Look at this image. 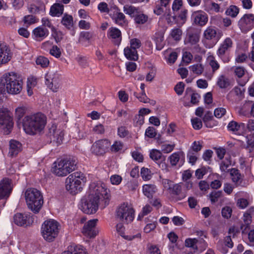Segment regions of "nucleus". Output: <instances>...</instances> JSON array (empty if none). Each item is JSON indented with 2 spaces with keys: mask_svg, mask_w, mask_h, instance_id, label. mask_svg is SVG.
Masks as SVG:
<instances>
[{
  "mask_svg": "<svg viewBox=\"0 0 254 254\" xmlns=\"http://www.w3.org/2000/svg\"><path fill=\"white\" fill-rule=\"evenodd\" d=\"M13 126V122L10 112L6 109H0V129L3 130L5 134H8Z\"/></svg>",
  "mask_w": 254,
  "mask_h": 254,
  "instance_id": "nucleus-9",
  "label": "nucleus"
},
{
  "mask_svg": "<svg viewBox=\"0 0 254 254\" xmlns=\"http://www.w3.org/2000/svg\"><path fill=\"white\" fill-rule=\"evenodd\" d=\"M61 23L66 28L70 29L73 25L72 16L65 13L62 18Z\"/></svg>",
  "mask_w": 254,
  "mask_h": 254,
  "instance_id": "nucleus-35",
  "label": "nucleus"
},
{
  "mask_svg": "<svg viewBox=\"0 0 254 254\" xmlns=\"http://www.w3.org/2000/svg\"><path fill=\"white\" fill-rule=\"evenodd\" d=\"M192 16L193 18L194 23L200 26L204 25L208 20L206 14L202 11L194 12Z\"/></svg>",
  "mask_w": 254,
  "mask_h": 254,
  "instance_id": "nucleus-20",
  "label": "nucleus"
},
{
  "mask_svg": "<svg viewBox=\"0 0 254 254\" xmlns=\"http://www.w3.org/2000/svg\"><path fill=\"white\" fill-rule=\"evenodd\" d=\"M134 212L132 208L124 203L116 210L117 217L124 223L128 224L133 220Z\"/></svg>",
  "mask_w": 254,
  "mask_h": 254,
  "instance_id": "nucleus-8",
  "label": "nucleus"
},
{
  "mask_svg": "<svg viewBox=\"0 0 254 254\" xmlns=\"http://www.w3.org/2000/svg\"><path fill=\"white\" fill-rule=\"evenodd\" d=\"M9 52L6 47L0 45V64L6 63L10 60L11 57Z\"/></svg>",
  "mask_w": 254,
  "mask_h": 254,
  "instance_id": "nucleus-27",
  "label": "nucleus"
},
{
  "mask_svg": "<svg viewBox=\"0 0 254 254\" xmlns=\"http://www.w3.org/2000/svg\"><path fill=\"white\" fill-rule=\"evenodd\" d=\"M112 18L115 23L119 25L124 26L127 24V21L126 19L125 14L120 12L118 9L114 12Z\"/></svg>",
  "mask_w": 254,
  "mask_h": 254,
  "instance_id": "nucleus-23",
  "label": "nucleus"
},
{
  "mask_svg": "<svg viewBox=\"0 0 254 254\" xmlns=\"http://www.w3.org/2000/svg\"><path fill=\"white\" fill-rule=\"evenodd\" d=\"M107 37L116 45H119L122 41V33L118 28L114 27H110L107 32Z\"/></svg>",
  "mask_w": 254,
  "mask_h": 254,
  "instance_id": "nucleus-18",
  "label": "nucleus"
},
{
  "mask_svg": "<svg viewBox=\"0 0 254 254\" xmlns=\"http://www.w3.org/2000/svg\"><path fill=\"white\" fill-rule=\"evenodd\" d=\"M230 175L234 182H238L241 179V175L238 169L232 168L230 170Z\"/></svg>",
  "mask_w": 254,
  "mask_h": 254,
  "instance_id": "nucleus-40",
  "label": "nucleus"
},
{
  "mask_svg": "<svg viewBox=\"0 0 254 254\" xmlns=\"http://www.w3.org/2000/svg\"><path fill=\"white\" fill-rule=\"evenodd\" d=\"M187 157L189 158V163L192 165L195 164L197 159L196 155L190 150L189 151L187 154Z\"/></svg>",
  "mask_w": 254,
  "mask_h": 254,
  "instance_id": "nucleus-60",
  "label": "nucleus"
},
{
  "mask_svg": "<svg viewBox=\"0 0 254 254\" xmlns=\"http://www.w3.org/2000/svg\"><path fill=\"white\" fill-rule=\"evenodd\" d=\"M251 107V114L252 116L254 117V103L251 105V103L250 102L246 103L243 106L242 109L240 111V114H244V113L243 112V110L246 108H249Z\"/></svg>",
  "mask_w": 254,
  "mask_h": 254,
  "instance_id": "nucleus-63",
  "label": "nucleus"
},
{
  "mask_svg": "<svg viewBox=\"0 0 254 254\" xmlns=\"http://www.w3.org/2000/svg\"><path fill=\"white\" fill-rule=\"evenodd\" d=\"M222 191H213L210 194V200L212 203L216 202L222 195Z\"/></svg>",
  "mask_w": 254,
  "mask_h": 254,
  "instance_id": "nucleus-50",
  "label": "nucleus"
},
{
  "mask_svg": "<svg viewBox=\"0 0 254 254\" xmlns=\"http://www.w3.org/2000/svg\"><path fill=\"white\" fill-rule=\"evenodd\" d=\"M130 48L135 49L139 48L141 46V43L140 40L137 38H133L130 40Z\"/></svg>",
  "mask_w": 254,
  "mask_h": 254,
  "instance_id": "nucleus-54",
  "label": "nucleus"
},
{
  "mask_svg": "<svg viewBox=\"0 0 254 254\" xmlns=\"http://www.w3.org/2000/svg\"><path fill=\"white\" fill-rule=\"evenodd\" d=\"M141 176L144 180H149L151 178V171L146 168L143 167L140 171Z\"/></svg>",
  "mask_w": 254,
  "mask_h": 254,
  "instance_id": "nucleus-48",
  "label": "nucleus"
},
{
  "mask_svg": "<svg viewBox=\"0 0 254 254\" xmlns=\"http://www.w3.org/2000/svg\"><path fill=\"white\" fill-rule=\"evenodd\" d=\"M240 25L247 28H252L254 26V15L253 14H245L239 21Z\"/></svg>",
  "mask_w": 254,
  "mask_h": 254,
  "instance_id": "nucleus-22",
  "label": "nucleus"
},
{
  "mask_svg": "<svg viewBox=\"0 0 254 254\" xmlns=\"http://www.w3.org/2000/svg\"><path fill=\"white\" fill-rule=\"evenodd\" d=\"M192 127L195 129H200L202 127V122L200 119L195 118L191 120Z\"/></svg>",
  "mask_w": 254,
  "mask_h": 254,
  "instance_id": "nucleus-56",
  "label": "nucleus"
},
{
  "mask_svg": "<svg viewBox=\"0 0 254 254\" xmlns=\"http://www.w3.org/2000/svg\"><path fill=\"white\" fill-rule=\"evenodd\" d=\"M36 63L37 65H40L42 67H46L49 64V61L48 58L45 57L39 56L37 58Z\"/></svg>",
  "mask_w": 254,
  "mask_h": 254,
  "instance_id": "nucleus-44",
  "label": "nucleus"
},
{
  "mask_svg": "<svg viewBox=\"0 0 254 254\" xmlns=\"http://www.w3.org/2000/svg\"><path fill=\"white\" fill-rule=\"evenodd\" d=\"M46 84L54 92H57L60 86V74L57 71H49L45 75Z\"/></svg>",
  "mask_w": 254,
  "mask_h": 254,
  "instance_id": "nucleus-10",
  "label": "nucleus"
},
{
  "mask_svg": "<svg viewBox=\"0 0 254 254\" xmlns=\"http://www.w3.org/2000/svg\"><path fill=\"white\" fill-rule=\"evenodd\" d=\"M86 182V178L80 172H74L68 176L65 180L66 190L71 194L74 195L82 190V185Z\"/></svg>",
  "mask_w": 254,
  "mask_h": 254,
  "instance_id": "nucleus-6",
  "label": "nucleus"
},
{
  "mask_svg": "<svg viewBox=\"0 0 254 254\" xmlns=\"http://www.w3.org/2000/svg\"><path fill=\"white\" fill-rule=\"evenodd\" d=\"M22 150V144L20 142L15 140H11L9 142V155L11 156H15Z\"/></svg>",
  "mask_w": 254,
  "mask_h": 254,
  "instance_id": "nucleus-24",
  "label": "nucleus"
},
{
  "mask_svg": "<svg viewBox=\"0 0 254 254\" xmlns=\"http://www.w3.org/2000/svg\"><path fill=\"white\" fill-rule=\"evenodd\" d=\"M97 221V219H92L85 224L82 231L85 236L91 238L97 235L98 231L96 228Z\"/></svg>",
  "mask_w": 254,
  "mask_h": 254,
  "instance_id": "nucleus-14",
  "label": "nucleus"
},
{
  "mask_svg": "<svg viewBox=\"0 0 254 254\" xmlns=\"http://www.w3.org/2000/svg\"><path fill=\"white\" fill-rule=\"evenodd\" d=\"M184 153L183 151H178L177 152L173 153L171 154L169 157L168 159L170 161V164L172 166H176L177 164L181 160V162H182V160H183V162L181 163V165H182L184 162Z\"/></svg>",
  "mask_w": 254,
  "mask_h": 254,
  "instance_id": "nucleus-25",
  "label": "nucleus"
},
{
  "mask_svg": "<svg viewBox=\"0 0 254 254\" xmlns=\"http://www.w3.org/2000/svg\"><path fill=\"white\" fill-rule=\"evenodd\" d=\"M156 135L155 128L152 127H149L145 131V135L150 138H153Z\"/></svg>",
  "mask_w": 254,
  "mask_h": 254,
  "instance_id": "nucleus-62",
  "label": "nucleus"
},
{
  "mask_svg": "<svg viewBox=\"0 0 254 254\" xmlns=\"http://www.w3.org/2000/svg\"><path fill=\"white\" fill-rule=\"evenodd\" d=\"M60 227V224L55 220L45 221L41 228L44 239L48 242H53L58 235Z\"/></svg>",
  "mask_w": 254,
  "mask_h": 254,
  "instance_id": "nucleus-7",
  "label": "nucleus"
},
{
  "mask_svg": "<svg viewBox=\"0 0 254 254\" xmlns=\"http://www.w3.org/2000/svg\"><path fill=\"white\" fill-rule=\"evenodd\" d=\"M142 190L146 196L148 198H152L157 190V188L154 185L146 184L143 186Z\"/></svg>",
  "mask_w": 254,
  "mask_h": 254,
  "instance_id": "nucleus-29",
  "label": "nucleus"
},
{
  "mask_svg": "<svg viewBox=\"0 0 254 254\" xmlns=\"http://www.w3.org/2000/svg\"><path fill=\"white\" fill-rule=\"evenodd\" d=\"M234 72L236 76L239 78H241L245 74L246 69L244 67L237 66L234 68Z\"/></svg>",
  "mask_w": 254,
  "mask_h": 254,
  "instance_id": "nucleus-55",
  "label": "nucleus"
},
{
  "mask_svg": "<svg viewBox=\"0 0 254 254\" xmlns=\"http://www.w3.org/2000/svg\"><path fill=\"white\" fill-rule=\"evenodd\" d=\"M226 112V109L223 108H218L214 111V116L217 118H221Z\"/></svg>",
  "mask_w": 254,
  "mask_h": 254,
  "instance_id": "nucleus-64",
  "label": "nucleus"
},
{
  "mask_svg": "<svg viewBox=\"0 0 254 254\" xmlns=\"http://www.w3.org/2000/svg\"><path fill=\"white\" fill-rule=\"evenodd\" d=\"M198 240L195 239L188 238L185 241V246L187 247H190L196 250L198 249L197 247L196 246V244L197 243Z\"/></svg>",
  "mask_w": 254,
  "mask_h": 254,
  "instance_id": "nucleus-47",
  "label": "nucleus"
},
{
  "mask_svg": "<svg viewBox=\"0 0 254 254\" xmlns=\"http://www.w3.org/2000/svg\"><path fill=\"white\" fill-rule=\"evenodd\" d=\"M217 85L220 88L225 89L230 85V81L228 77L224 75H221L218 78Z\"/></svg>",
  "mask_w": 254,
  "mask_h": 254,
  "instance_id": "nucleus-34",
  "label": "nucleus"
},
{
  "mask_svg": "<svg viewBox=\"0 0 254 254\" xmlns=\"http://www.w3.org/2000/svg\"><path fill=\"white\" fill-rule=\"evenodd\" d=\"M1 84L7 93L11 94H19L22 89L23 82L20 77L14 72L4 74L1 77Z\"/></svg>",
  "mask_w": 254,
  "mask_h": 254,
  "instance_id": "nucleus-3",
  "label": "nucleus"
},
{
  "mask_svg": "<svg viewBox=\"0 0 254 254\" xmlns=\"http://www.w3.org/2000/svg\"><path fill=\"white\" fill-rule=\"evenodd\" d=\"M116 229L118 233L122 237H124L126 239L131 241L135 238H141V234L140 233H137L134 235H129V236H125V227L122 223H119L117 225Z\"/></svg>",
  "mask_w": 254,
  "mask_h": 254,
  "instance_id": "nucleus-28",
  "label": "nucleus"
},
{
  "mask_svg": "<svg viewBox=\"0 0 254 254\" xmlns=\"http://www.w3.org/2000/svg\"><path fill=\"white\" fill-rule=\"evenodd\" d=\"M46 124V117L42 113L27 116L23 120V127L27 134L34 135L40 132Z\"/></svg>",
  "mask_w": 254,
  "mask_h": 254,
  "instance_id": "nucleus-2",
  "label": "nucleus"
},
{
  "mask_svg": "<svg viewBox=\"0 0 254 254\" xmlns=\"http://www.w3.org/2000/svg\"><path fill=\"white\" fill-rule=\"evenodd\" d=\"M12 189L11 180L8 178H4L0 182V199L7 197Z\"/></svg>",
  "mask_w": 254,
  "mask_h": 254,
  "instance_id": "nucleus-16",
  "label": "nucleus"
},
{
  "mask_svg": "<svg viewBox=\"0 0 254 254\" xmlns=\"http://www.w3.org/2000/svg\"><path fill=\"white\" fill-rule=\"evenodd\" d=\"M240 141L241 146L249 153L250 157L254 156V136L252 135L242 136Z\"/></svg>",
  "mask_w": 254,
  "mask_h": 254,
  "instance_id": "nucleus-15",
  "label": "nucleus"
},
{
  "mask_svg": "<svg viewBox=\"0 0 254 254\" xmlns=\"http://www.w3.org/2000/svg\"><path fill=\"white\" fill-rule=\"evenodd\" d=\"M110 142L107 139H101L94 142L91 146V151L96 155H102L108 150Z\"/></svg>",
  "mask_w": 254,
  "mask_h": 254,
  "instance_id": "nucleus-12",
  "label": "nucleus"
},
{
  "mask_svg": "<svg viewBox=\"0 0 254 254\" xmlns=\"http://www.w3.org/2000/svg\"><path fill=\"white\" fill-rule=\"evenodd\" d=\"M138 186V183L136 180H131L128 181L126 187L127 188L128 190L134 191Z\"/></svg>",
  "mask_w": 254,
  "mask_h": 254,
  "instance_id": "nucleus-51",
  "label": "nucleus"
},
{
  "mask_svg": "<svg viewBox=\"0 0 254 254\" xmlns=\"http://www.w3.org/2000/svg\"><path fill=\"white\" fill-rule=\"evenodd\" d=\"M233 45L232 39L230 37L226 38L220 45L217 50V54L219 57L223 59L224 56L230 52Z\"/></svg>",
  "mask_w": 254,
  "mask_h": 254,
  "instance_id": "nucleus-17",
  "label": "nucleus"
},
{
  "mask_svg": "<svg viewBox=\"0 0 254 254\" xmlns=\"http://www.w3.org/2000/svg\"><path fill=\"white\" fill-rule=\"evenodd\" d=\"M148 19V16L141 12L140 11L134 18L135 23L138 24H144L147 21Z\"/></svg>",
  "mask_w": 254,
  "mask_h": 254,
  "instance_id": "nucleus-36",
  "label": "nucleus"
},
{
  "mask_svg": "<svg viewBox=\"0 0 254 254\" xmlns=\"http://www.w3.org/2000/svg\"><path fill=\"white\" fill-rule=\"evenodd\" d=\"M50 54L56 58H59L62 55L61 49L56 45L53 46L50 50Z\"/></svg>",
  "mask_w": 254,
  "mask_h": 254,
  "instance_id": "nucleus-49",
  "label": "nucleus"
},
{
  "mask_svg": "<svg viewBox=\"0 0 254 254\" xmlns=\"http://www.w3.org/2000/svg\"><path fill=\"white\" fill-rule=\"evenodd\" d=\"M89 195L81 199V209L85 213H95L99 205L104 208L109 203V195L105 186L100 183L90 184Z\"/></svg>",
  "mask_w": 254,
  "mask_h": 254,
  "instance_id": "nucleus-1",
  "label": "nucleus"
},
{
  "mask_svg": "<svg viewBox=\"0 0 254 254\" xmlns=\"http://www.w3.org/2000/svg\"><path fill=\"white\" fill-rule=\"evenodd\" d=\"M241 126H243V127H244L245 124L242 123L241 125H239L236 122L231 121L229 123V124L228 125V128L230 130L233 131H236L239 130Z\"/></svg>",
  "mask_w": 254,
  "mask_h": 254,
  "instance_id": "nucleus-46",
  "label": "nucleus"
},
{
  "mask_svg": "<svg viewBox=\"0 0 254 254\" xmlns=\"http://www.w3.org/2000/svg\"><path fill=\"white\" fill-rule=\"evenodd\" d=\"M52 31V36L54 38L57 43L61 42V40L63 39V33L60 31H57L55 28V30Z\"/></svg>",
  "mask_w": 254,
  "mask_h": 254,
  "instance_id": "nucleus-57",
  "label": "nucleus"
},
{
  "mask_svg": "<svg viewBox=\"0 0 254 254\" xmlns=\"http://www.w3.org/2000/svg\"><path fill=\"white\" fill-rule=\"evenodd\" d=\"M164 37L161 34H158L155 37L156 43V49L157 50H161L164 47Z\"/></svg>",
  "mask_w": 254,
  "mask_h": 254,
  "instance_id": "nucleus-41",
  "label": "nucleus"
},
{
  "mask_svg": "<svg viewBox=\"0 0 254 254\" xmlns=\"http://www.w3.org/2000/svg\"><path fill=\"white\" fill-rule=\"evenodd\" d=\"M150 157L154 161L161 160V163L159 164L160 167L163 169H167V165L165 163L166 157L162 155L161 152L157 149H152L150 152Z\"/></svg>",
  "mask_w": 254,
  "mask_h": 254,
  "instance_id": "nucleus-21",
  "label": "nucleus"
},
{
  "mask_svg": "<svg viewBox=\"0 0 254 254\" xmlns=\"http://www.w3.org/2000/svg\"><path fill=\"white\" fill-rule=\"evenodd\" d=\"M23 21L24 23L30 25L37 22L36 17L32 15H26L24 17Z\"/></svg>",
  "mask_w": 254,
  "mask_h": 254,
  "instance_id": "nucleus-58",
  "label": "nucleus"
},
{
  "mask_svg": "<svg viewBox=\"0 0 254 254\" xmlns=\"http://www.w3.org/2000/svg\"><path fill=\"white\" fill-rule=\"evenodd\" d=\"M199 33L194 30L188 31L187 33L184 42L186 45L190 44L191 45H196L199 40Z\"/></svg>",
  "mask_w": 254,
  "mask_h": 254,
  "instance_id": "nucleus-19",
  "label": "nucleus"
},
{
  "mask_svg": "<svg viewBox=\"0 0 254 254\" xmlns=\"http://www.w3.org/2000/svg\"><path fill=\"white\" fill-rule=\"evenodd\" d=\"M62 254H87L83 247L74 244L68 246L67 250Z\"/></svg>",
  "mask_w": 254,
  "mask_h": 254,
  "instance_id": "nucleus-26",
  "label": "nucleus"
},
{
  "mask_svg": "<svg viewBox=\"0 0 254 254\" xmlns=\"http://www.w3.org/2000/svg\"><path fill=\"white\" fill-rule=\"evenodd\" d=\"M64 5L60 3H55L50 9V14L52 16H60L63 13Z\"/></svg>",
  "mask_w": 254,
  "mask_h": 254,
  "instance_id": "nucleus-32",
  "label": "nucleus"
},
{
  "mask_svg": "<svg viewBox=\"0 0 254 254\" xmlns=\"http://www.w3.org/2000/svg\"><path fill=\"white\" fill-rule=\"evenodd\" d=\"M182 31L180 28L173 29L170 33L171 36L176 41H180L181 39Z\"/></svg>",
  "mask_w": 254,
  "mask_h": 254,
  "instance_id": "nucleus-45",
  "label": "nucleus"
},
{
  "mask_svg": "<svg viewBox=\"0 0 254 254\" xmlns=\"http://www.w3.org/2000/svg\"><path fill=\"white\" fill-rule=\"evenodd\" d=\"M209 64L212 68V72H215L219 69L220 65L215 60L213 56H209L208 58Z\"/></svg>",
  "mask_w": 254,
  "mask_h": 254,
  "instance_id": "nucleus-42",
  "label": "nucleus"
},
{
  "mask_svg": "<svg viewBox=\"0 0 254 254\" xmlns=\"http://www.w3.org/2000/svg\"><path fill=\"white\" fill-rule=\"evenodd\" d=\"M189 68L193 73L197 75L202 74L204 70V66L200 64H196L191 65L189 67Z\"/></svg>",
  "mask_w": 254,
  "mask_h": 254,
  "instance_id": "nucleus-38",
  "label": "nucleus"
},
{
  "mask_svg": "<svg viewBox=\"0 0 254 254\" xmlns=\"http://www.w3.org/2000/svg\"><path fill=\"white\" fill-rule=\"evenodd\" d=\"M239 9L237 6L232 5L226 10L225 13L227 15L235 17L239 13Z\"/></svg>",
  "mask_w": 254,
  "mask_h": 254,
  "instance_id": "nucleus-39",
  "label": "nucleus"
},
{
  "mask_svg": "<svg viewBox=\"0 0 254 254\" xmlns=\"http://www.w3.org/2000/svg\"><path fill=\"white\" fill-rule=\"evenodd\" d=\"M157 224L156 221L147 224L144 228V232L146 233H150L156 228Z\"/></svg>",
  "mask_w": 254,
  "mask_h": 254,
  "instance_id": "nucleus-53",
  "label": "nucleus"
},
{
  "mask_svg": "<svg viewBox=\"0 0 254 254\" xmlns=\"http://www.w3.org/2000/svg\"><path fill=\"white\" fill-rule=\"evenodd\" d=\"M33 33L36 38L43 39L48 35L49 31L43 27L39 26L33 30Z\"/></svg>",
  "mask_w": 254,
  "mask_h": 254,
  "instance_id": "nucleus-30",
  "label": "nucleus"
},
{
  "mask_svg": "<svg viewBox=\"0 0 254 254\" xmlns=\"http://www.w3.org/2000/svg\"><path fill=\"white\" fill-rule=\"evenodd\" d=\"M125 57L128 60L136 61L138 58L137 52L135 49L127 47L124 49Z\"/></svg>",
  "mask_w": 254,
  "mask_h": 254,
  "instance_id": "nucleus-33",
  "label": "nucleus"
},
{
  "mask_svg": "<svg viewBox=\"0 0 254 254\" xmlns=\"http://www.w3.org/2000/svg\"><path fill=\"white\" fill-rule=\"evenodd\" d=\"M47 134L51 139V142H56L58 145L62 143L64 136L63 130L57 128V126L54 124L49 127Z\"/></svg>",
  "mask_w": 254,
  "mask_h": 254,
  "instance_id": "nucleus-11",
  "label": "nucleus"
},
{
  "mask_svg": "<svg viewBox=\"0 0 254 254\" xmlns=\"http://www.w3.org/2000/svg\"><path fill=\"white\" fill-rule=\"evenodd\" d=\"M124 12L131 17H135L140 11L139 7H136L131 5L126 4L123 7Z\"/></svg>",
  "mask_w": 254,
  "mask_h": 254,
  "instance_id": "nucleus-31",
  "label": "nucleus"
},
{
  "mask_svg": "<svg viewBox=\"0 0 254 254\" xmlns=\"http://www.w3.org/2000/svg\"><path fill=\"white\" fill-rule=\"evenodd\" d=\"M231 165V161L229 159H225L223 161L220 165V169L222 172L228 171V169Z\"/></svg>",
  "mask_w": 254,
  "mask_h": 254,
  "instance_id": "nucleus-59",
  "label": "nucleus"
},
{
  "mask_svg": "<svg viewBox=\"0 0 254 254\" xmlns=\"http://www.w3.org/2000/svg\"><path fill=\"white\" fill-rule=\"evenodd\" d=\"M244 217L245 224H243L241 226V229L242 230L243 233H244L246 229L249 227L250 224L251 223V217L249 214L245 213L244 214Z\"/></svg>",
  "mask_w": 254,
  "mask_h": 254,
  "instance_id": "nucleus-43",
  "label": "nucleus"
},
{
  "mask_svg": "<svg viewBox=\"0 0 254 254\" xmlns=\"http://www.w3.org/2000/svg\"><path fill=\"white\" fill-rule=\"evenodd\" d=\"M217 31L215 28L212 27L207 28L204 32V36L207 40H212L215 38Z\"/></svg>",
  "mask_w": 254,
  "mask_h": 254,
  "instance_id": "nucleus-37",
  "label": "nucleus"
},
{
  "mask_svg": "<svg viewBox=\"0 0 254 254\" xmlns=\"http://www.w3.org/2000/svg\"><path fill=\"white\" fill-rule=\"evenodd\" d=\"M34 216L30 213H17L13 216L14 223L19 226H27L34 222Z\"/></svg>",
  "mask_w": 254,
  "mask_h": 254,
  "instance_id": "nucleus-13",
  "label": "nucleus"
},
{
  "mask_svg": "<svg viewBox=\"0 0 254 254\" xmlns=\"http://www.w3.org/2000/svg\"><path fill=\"white\" fill-rule=\"evenodd\" d=\"M76 61L78 62L79 65L82 67H86L88 66L87 59L86 57L78 56L76 58Z\"/></svg>",
  "mask_w": 254,
  "mask_h": 254,
  "instance_id": "nucleus-52",
  "label": "nucleus"
},
{
  "mask_svg": "<svg viewBox=\"0 0 254 254\" xmlns=\"http://www.w3.org/2000/svg\"><path fill=\"white\" fill-rule=\"evenodd\" d=\"M24 195L28 208L35 214L39 213L44 202L41 191L35 188H29Z\"/></svg>",
  "mask_w": 254,
  "mask_h": 254,
  "instance_id": "nucleus-4",
  "label": "nucleus"
},
{
  "mask_svg": "<svg viewBox=\"0 0 254 254\" xmlns=\"http://www.w3.org/2000/svg\"><path fill=\"white\" fill-rule=\"evenodd\" d=\"M77 163L75 157H69L58 159L54 163L53 172L58 176H65L75 170Z\"/></svg>",
  "mask_w": 254,
  "mask_h": 254,
  "instance_id": "nucleus-5",
  "label": "nucleus"
},
{
  "mask_svg": "<svg viewBox=\"0 0 254 254\" xmlns=\"http://www.w3.org/2000/svg\"><path fill=\"white\" fill-rule=\"evenodd\" d=\"M185 87V84L183 82H179L174 88V90L179 95L183 94Z\"/></svg>",
  "mask_w": 254,
  "mask_h": 254,
  "instance_id": "nucleus-61",
  "label": "nucleus"
}]
</instances>
